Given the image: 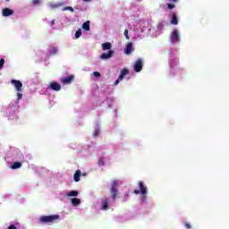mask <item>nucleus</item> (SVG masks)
<instances>
[{
    "mask_svg": "<svg viewBox=\"0 0 229 229\" xmlns=\"http://www.w3.org/2000/svg\"><path fill=\"white\" fill-rule=\"evenodd\" d=\"M58 219H60L59 215H50V216H41L39 218V221L44 225H47V223H55V221H58Z\"/></svg>",
    "mask_w": 229,
    "mask_h": 229,
    "instance_id": "f257e3e1",
    "label": "nucleus"
},
{
    "mask_svg": "<svg viewBox=\"0 0 229 229\" xmlns=\"http://www.w3.org/2000/svg\"><path fill=\"white\" fill-rule=\"evenodd\" d=\"M118 186H119V182L114 181L111 186L112 199H117V194H119V191L117 190Z\"/></svg>",
    "mask_w": 229,
    "mask_h": 229,
    "instance_id": "f03ea898",
    "label": "nucleus"
},
{
    "mask_svg": "<svg viewBox=\"0 0 229 229\" xmlns=\"http://www.w3.org/2000/svg\"><path fill=\"white\" fill-rule=\"evenodd\" d=\"M170 42H172V44L180 42V32H178L177 30H174L170 34Z\"/></svg>",
    "mask_w": 229,
    "mask_h": 229,
    "instance_id": "7ed1b4c3",
    "label": "nucleus"
},
{
    "mask_svg": "<svg viewBox=\"0 0 229 229\" xmlns=\"http://www.w3.org/2000/svg\"><path fill=\"white\" fill-rule=\"evenodd\" d=\"M140 190H135L134 194H140L141 196H146L148 194V191L146 190V186L144 185V182H139Z\"/></svg>",
    "mask_w": 229,
    "mask_h": 229,
    "instance_id": "20e7f679",
    "label": "nucleus"
},
{
    "mask_svg": "<svg viewBox=\"0 0 229 229\" xmlns=\"http://www.w3.org/2000/svg\"><path fill=\"white\" fill-rule=\"evenodd\" d=\"M130 74V71L126 68H123L121 71V74L119 75L118 79L114 81V85H119L120 81H123V80L124 79V77L126 75Z\"/></svg>",
    "mask_w": 229,
    "mask_h": 229,
    "instance_id": "39448f33",
    "label": "nucleus"
},
{
    "mask_svg": "<svg viewBox=\"0 0 229 229\" xmlns=\"http://www.w3.org/2000/svg\"><path fill=\"white\" fill-rule=\"evenodd\" d=\"M48 89H50V90H55V92H60V90H62V85L56 81H52Z\"/></svg>",
    "mask_w": 229,
    "mask_h": 229,
    "instance_id": "423d86ee",
    "label": "nucleus"
},
{
    "mask_svg": "<svg viewBox=\"0 0 229 229\" xmlns=\"http://www.w3.org/2000/svg\"><path fill=\"white\" fill-rule=\"evenodd\" d=\"M110 199L109 198H106V197H104L102 199H101V207H102V210H108V208H110Z\"/></svg>",
    "mask_w": 229,
    "mask_h": 229,
    "instance_id": "0eeeda50",
    "label": "nucleus"
},
{
    "mask_svg": "<svg viewBox=\"0 0 229 229\" xmlns=\"http://www.w3.org/2000/svg\"><path fill=\"white\" fill-rule=\"evenodd\" d=\"M11 83L14 86L17 92H22V82L21 81L12 80Z\"/></svg>",
    "mask_w": 229,
    "mask_h": 229,
    "instance_id": "6e6552de",
    "label": "nucleus"
},
{
    "mask_svg": "<svg viewBox=\"0 0 229 229\" xmlns=\"http://www.w3.org/2000/svg\"><path fill=\"white\" fill-rule=\"evenodd\" d=\"M62 84L63 85H71L72 81H74V75H70L68 77H64L62 80Z\"/></svg>",
    "mask_w": 229,
    "mask_h": 229,
    "instance_id": "1a4fd4ad",
    "label": "nucleus"
},
{
    "mask_svg": "<svg viewBox=\"0 0 229 229\" xmlns=\"http://www.w3.org/2000/svg\"><path fill=\"white\" fill-rule=\"evenodd\" d=\"M142 65H143L142 59H138L134 64L135 72H140L142 71Z\"/></svg>",
    "mask_w": 229,
    "mask_h": 229,
    "instance_id": "9d476101",
    "label": "nucleus"
},
{
    "mask_svg": "<svg viewBox=\"0 0 229 229\" xmlns=\"http://www.w3.org/2000/svg\"><path fill=\"white\" fill-rule=\"evenodd\" d=\"M112 56H114V51L109 50L108 53H103L100 55V58H101V60H108V58H112Z\"/></svg>",
    "mask_w": 229,
    "mask_h": 229,
    "instance_id": "9b49d317",
    "label": "nucleus"
},
{
    "mask_svg": "<svg viewBox=\"0 0 229 229\" xmlns=\"http://www.w3.org/2000/svg\"><path fill=\"white\" fill-rule=\"evenodd\" d=\"M171 24H173L174 26H178V14L176 13V12L172 13Z\"/></svg>",
    "mask_w": 229,
    "mask_h": 229,
    "instance_id": "f8f14e48",
    "label": "nucleus"
},
{
    "mask_svg": "<svg viewBox=\"0 0 229 229\" xmlns=\"http://www.w3.org/2000/svg\"><path fill=\"white\" fill-rule=\"evenodd\" d=\"M10 15H13V10L10 8L3 9V17H10Z\"/></svg>",
    "mask_w": 229,
    "mask_h": 229,
    "instance_id": "ddd939ff",
    "label": "nucleus"
},
{
    "mask_svg": "<svg viewBox=\"0 0 229 229\" xmlns=\"http://www.w3.org/2000/svg\"><path fill=\"white\" fill-rule=\"evenodd\" d=\"M102 49L103 51L110 50L112 49V43L110 42H106L102 44Z\"/></svg>",
    "mask_w": 229,
    "mask_h": 229,
    "instance_id": "4468645a",
    "label": "nucleus"
},
{
    "mask_svg": "<svg viewBox=\"0 0 229 229\" xmlns=\"http://www.w3.org/2000/svg\"><path fill=\"white\" fill-rule=\"evenodd\" d=\"M131 49H133V43H128L125 47V55H130V53H131Z\"/></svg>",
    "mask_w": 229,
    "mask_h": 229,
    "instance_id": "2eb2a0df",
    "label": "nucleus"
},
{
    "mask_svg": "<svg viewBox=\"0 0 229 229\" xmlns=\"http://www.w3.org/2000/svg\"><path fill=\"white\" fill-rule=\"evenodd\" d=\"M82 28L83 30H85V31H90V21H87L82 24Z\"/></svg>",
    "mask_w": 229,
    "mask_h": 229,
    "instance_id": "dca6fc26",
    "label": "nucleus"
},
{
    "mask_svg": "<svg viewBox=\"0 0 229 229\" xmlns=\"http://www.w3.org/2000/svg\"><path fill=\"white\" fill-rule=\"evenodd\" d=\"M81 176V171L77 170L74 174L73 180L74 182H80V177Z\"/></svg>",
    "mask_w": 229,
    "mask_h": 229,
    "instance_id": "f3484780",
    "label": "nucleus"
},
{
    "mask_svg": "<svg viewBox=\"0 0 229 229\" xmlns=\"http://www.w3.org/2000/svg\"><path fill=\"white\" fill-rule=\"evenodd\" d=\"M21 167H22V163H21V162H14V163L11 165V168H12V169H21Z\"/></svg>",
    "mask_w": 229,
    "mask_h": 229,
    "instance_id": "a211bd4d",
    "label": "nucleus"
},
{
    "mask_svg": "<svg viewBox=\"0 0 229 229\" xmlns=\"http://www.w3.org/2000/svg\"><path fill=\"white\" fill-rule=\"evenodd\" d=\"M81 203V199L78 198L72 199V205H73V207H78V205H80Z\"/></svg>",
    "mask_w": 229,
    "mask_h": 229,
    "instance_id": "6ab92c4d",
    "label": "nucleus"
},
{
    "mask_svg": "<svg viewBox=\"0 0 229 229\" xmlns=\"http://www.w3.org/2000/svg\"><path fill=\"white\" fill-rule=\"evenodd\" d=\"M67 196H70V197H76L78 196V191H70Z\"/></svg>",
    "mask_w": 229,
    "mask_h": 229,
    "instance_id": "aec40b11",
    "label": "nucleus"
},
{
    "mask_svg": "<svg viewBox=\"0 0 229 229\" xmlns=\"http://www.w3.org/2000/svg\"><path fill=\"white\" fill-rule=\"evenodd\" d=\"M67 10H69V12H72V13L74 12V8H72V6H65L63 8V12H67Z\"/></svg>",
    "mask_w": 229,
    "mask_h": 229,
    "instance_id": "412c9836",
    "label": "nucleus"
},
{
    "mask_svg": "<svg viewBox=\"0 0 229 229\" xmlns=\"http://www.w3.org/2000/svg\"><path fill=\"white\" fill-rule=\"evenodd\" d=\"M81 37V29H79L75 33V38H80Z\"/></svg>",
    "mask_w": 229,
    "mask_h": 229,
    "instance_id": "4be33fe9",
    "label": "nucleus"
},
{
    "mask_svg": "<svg viewBox=\"0 0 229 229\" xmlns=\"http://www.w3.org/2000/svg\"><path fill=\"white\" fill-rule=\"evenodd\" d=\"M98 165H100V166H103V165H105V158H103V157H100L99 159H98Z\"/></svg>",
    "mask_w": 229,
    "mask_h": 229,
    "instance_id": "5701e85b",
    "label": "nucleus"
},
{
    "mask_svg": "<svg viewBox=\"0 0 229 229\" xmlns=\"http://www.w3.org/2000/svg\"><path fill=\"white\" fill-rule=\"evenodd\" d=\"M123 35L127 40H130V36L128 35V29L124 30Z\"/></svg>",
    "mask_w": 229,
    "mask_h": 229,
    "instance_id": "b1692460",
    "label": "nucleus"
},
{
    "mask_svg": "<svg viewBox=\"0 0 229 229\" xmlns=\"http://www.w3.org/2000/svg\"><path fill=\"white\" fill-rule=\"evenodd\" d=\"M176 5H174V4H167V8L168 10H173V8H175Z\"/></svg>",
    "mask_w": 229,
    "mask_h": 229,
    "instance_id": "393cba45",
    "label": "nucleus"
},
{
    "mask_svg": "<svg viewBox=\"0 0 229 229\" xmlns=\"http://www.w3.org/2000/svg\"><path fill=\"white\" fill-rule=\"evenodd\" d=\"M3 67H4V59H0V71L1 69H3Z\"/></svg>",
    "mask_w": 229,
    "mask_h": 229,
    "instance_id": "a878e982",
    "label": "nucleus"
},
{
    "mask_svg": "<svg viewBox=\"0 0 229 229\" xmlns=\"http://www.w3.org/2000/svg\"><path fill=\"white\" fill-rule=\"evenodd\" d=\"M33 6H37V4H40V0H32Z\"/></svg>",
    "mask_w": 229,
    "mask_h": 229,
    "instance_id": "bb28decb",
    "label": "nucleus"
},
{
    "mask_svg": "<svg viewBox=\"0 0 229 229\" xmlns=\"http://www.w3.org/2000/svg\"><path fill=\"white\" fill-rule=\"evenodd\" d=\"M93 75L95 76V78H101V73H99V72H94Z\"/></svg>",
    "mask_w": 229,
    "mask_h": 229,
    "instance_id": "cd10ccee",
    "label": "nucleus"
},
{
    "mask_svg": "<svg viewBox=\"0 0 229 229\" xmlns=\"http://www.w3.org/2000/svg\"><path fill=\"white\" fill-rule=\"evenodd\" d=\"M17 99H18V101H21V99H22V93H21V92L17 93Z\"/></svg>",
    "mask_w": 229,
    "mask_h": 229,
    "instance_id": "c85d7f7f",
    "label": "nucleus"
},
{
    "mask_svg": "<svg viewBox=\"0 0 229 229\" xmlns=\"http://www.w3.org/2000/svg\"><path fill=\"white\" fill-rule=\"evenodd\" d=\"M93 135L94 137H98L99 135V129H95Z\"/></svg>",
    "mask_w": 229,
    "mask_h": 229,
    "instance_id": "c756f323",
    "label": "nucleus"
},
{
    "mask_svg": "<svg viewBox=\"0 0 229 229\" xmlns=\"http://www.w3.org/2000/svg\"><path fill=\"white\" fill-rule=\"evenodd\" d=\"M184 226H185V228H187V229L192 228V226H191V224H189V223H185Z\"/></svg>",
    "mask_w": 229,
    "mask_h": 229,
    "instance_id": "7c9ffc66",
    "label": "nucleus"
},
{
    "mask_svg": "<svg viewBox=\"0 0 229 229\" xmlns=\"http://www.w3.org/2000/svg\"><path fill=\"white\" fill-rule=\"evenodd\" d=\"M52 49H54V55H56V53H57V49H56V47H52Z\"/></svg>",
    "mask_w": 229,
    "mask_h": 229,
    "instance_id": "2f4dec72",
    "label": "nucleus"
},
{
    "mask_svg": "<svg viewBox=\"0 0 229 229\" xmlns=\"http://www.w3.org/2000/svg\"><path fill=\"white\" fill-rule=\"evenodd\" d=\"M8 229H17V227H15V225H10Z\"/></svg>",
    "mask_w": 229,
    "mask_h": 229,
    "instance_id": "473e14b6",
    "label": "nucleus"
},
{
    "mask_svg": "<svg viewBox=\"0 0 229 229\" xmlns=\"http://www.w3.org/2000/svg\"><path fill=\"white\" fill-rule=\"evenodd\" d=\"M170 3H177L178 0H168Z\"/></svg>",
    "mask_w": 229,
    "mask_h": 229,
    "instance_id": "72a5a7b5",
    "label": "nucleus"
},
{
    "mask_svg": "<svg viewBox=\"0 0 229 229\" xmlns=\"http://www.w3.org/2000/svg\"><path fill=\"white\" fill-rule=\"evenodd\" d=\"M51 24L52 26L55 24V20H52Z\"/></svg>",
    "mask_w": 229,
    "mask_h": 229,
    "instance_id": "f704fd0d",
    "label": "nucleus"
},
{
    "mask_svg": "<svg viewBox=\"0 0 229 229\" xmlns=\"http://www.w3.org/2000/svg\"><path fill=\"white\" fill-rule=\"evenodd\" d=\"M84 3H89L90 0H83Z\"/></svg>",
    "mask_w": 229,
    "mask_h": 229,
    "instance_id": "c9c22d12",
    "label": "nucleus"
},
{
    "mask_svg": "<svg viewBox=\"0 0 229 229\" xmlns=\"http://www.w3.org/2000/svg\"><path fill=\"white\" fill-rule=\"evenodd\" d=\"M7 3L10 1V0H5Z\"/></svg>",
    "mask_w": 229,
    "mask_h": 229,
    "instance_id": "e433bc0d",
    "label": "nucleus"
}]
</instances>
